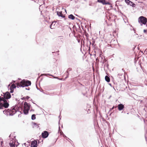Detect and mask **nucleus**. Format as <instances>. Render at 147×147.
<instances>
[{
  "mask_svg": "<svg viewBox=\"0 0 147 147\" xmlns=\"http://www.w3.org/2000/svg\"><path fill=\"white\" fill-rule=\"evenodd\" d=\"M24 109L23 111V109L22 107H19L17 109V107L16 108V106L12 107L9 110V116H13L18 111H20L21 113H23L25 115L28 114L30 109V105L29 104L25 102H24Z\"/></svg>",
  "mask_w": 147,
  "mask_h": 147,
  "instance_id": "f257e3e1",
  "label": "nucleus"
},
{
  "mask_svg": "<svg viewBox=\"0 0 147 147\" xmlns=\"http://www.w3.org/2000/svg\"><path fill=\"white\" fill-rule=\"evenodd\" d=\"M9 106V104L7 100L3 99V97L0 96V109H3V108H7Z\"/></svg>",
  "mask_w": 147,
  "mask_h": 147,
  "instance_id": "f03ea898",
  "label": "nucleus"
},
{
  "mask_svg": "<svg viewBox=\"0 0 147 147\" xmlns=\"http://www.w3.org/2000/svg\"><path fill=\"white\" fill-rule=\"evenodd\" d=\"M9 142L11 147H15L16 142V137L13 134H11L9 136Z\"/></svg>",
  "mask_w": 147,
  "mask_h": 147,
  "instance_id": "7ed1b4c3",
  "label": "nucleus"
},
{
  "mask_svg": "<svg viewBox=\"0 0 147 147\" xmlns=\"http://www.w3.org/2000/svg\"><path fill=\"white\" fill-rule=\"evenodd\" d=\"M31 84V82L29 80H24L20 82V84H17V88L20 87H24L30 86Z\"/></svg>",
  "mask_w": 147,
  "mask_h": 147,
  "instance_id": "20e7f679",
  "label": "nucleus"
},
{
  "mask_svg": "<svg viewBox=\"0 0 147 147\" xmlns=\"http://www.w3.org/2000/svg\"><path fill=\"white\" fill-rule=\"evenodd\" d=\"M138 21L140 25L142 26V24H146L147 22V19L146 17L141 16L139 18Z\"/></svg>",
  "mask_w": 147,
  "mask_h": 147,
  "instance_id": "39448f33",
  "label": "nucleus"
},
{
  "mask_svg": "<svg viewBox=\"0 0 147 147\" xmlns=\"http://www.w3.org/2000/svg\"><path fill=\"white\" fill-rule=\"evenodd\" d=\"M3 98L5 100H6L10 98L11 97V95L8 92H7L5 93H3Z\"/></svg>",
  "mask_w": 147,
  "mask_h": 147,
  "instance_id": "423d86ee",
  "label": "nucleus"
},
{
  "mask_svg": "<svg viewBox=\"0 0 147 147\" xmlns=\"http://www.w3.org/2000/svg\"><path fill=\"white\" fill-rule=\"evenodd\" d=\"M98 2L102 3L103 5H111V4L109 2H106L105 0H97Z\"/></svg>",
  "mask_w": 147,
  "mask_h": 147,
  "instance_id": "0eeeda50",
  "label": "nucleus"
},
{
  "mask_svg": "<svg viewBox=\"0 0 147 147\" xmlns=\"http://www.w3.org/2000/svg\"><path fill=\"white\" fill-rule=\"evenodd\" d=\"M49 135L48 132L47 131H44L42 133V137L43 138H47Z\"/></svg>",
  "mask_w": 147,
  "mask_h": 147,
  "instance_id": "6e6552de",
  "label": "nucleus"
},
{
  "mask_svg": "<svg viewBox=\"0 0 147 147\" xmlns=\"http://www.w3.org/2000/svg\"><path fill=\"white\" fill-rule=\"evenodd\" d=\"M125 2L128 5H129L130 6H131L132 7H135L136 5L134 4L132 2L130 1L129 0H125Z\"/></svg>",
  "mask_w": 147,
  "mask_h": 147,
  "instance_id": "1a4fd4ad",
  "label": "nucleus"
},
{
  "mask_svg": "<svg viewBox=\"0 0 147 147\" xmlns=\"http://www.w3.org/2000/svg\"><path fill=\"white\" fill-rule=\"evenodd\" d=\"M37 142L36 140H34L32 141L31 144V147H37Z\"/></svg>",
  "mask_w": 147,
  "mask_h": 147,
  "instance_id": "9d476101",
  "label": "nucleus"
},
{
  "mask_svg": "<svg viewBox=\"0 0 147 147\" xmlns=\"http://www.w3.org/2000/svg\"><path fill=\"white\" fill-rule=\"evenodd\" d=\"M117 107L119 111L122 110L124 107V105L121 104L118 105Z\"/></svg>",
  "mask_w": 147,
  "mask_h": 147,
  "instance_id": "9b49d317",
  "label": "nucleus"
},
{
  "mask_svg": "<svg viewBox=\"0 0 147 147\" xmlns=\"http://www.w3.org/2000/svg\"><path fill=\"white\" fill-rule=\"evenodd\" d=\"M9 109H5L3 111V113L7 116L9 115Z\"/></svg>",
  "mask_w": 147,
  "mask_h": 147,
  "instance_id": "f8f14e48",
  "label": "nucleus"
},
{
  "mask_svg": "<svg viewBox=\"0 0 147 147\" xmlns=\"http://www.w3.org/2000/svg\"><path fill=\"white\" fill-rule=\"evenodd\" d=\"M100 58L102 59L100 61V62H101L102 63L104 64L105 62L106 61L104 57L100 56L99 59Z\"/></svg>",
  "mask_w": 147,
  "mask_h": 147,
  "instance_id": "ddd939ff",
  "label": "nucleus"
},
{
  "mask_svg": "<svg viewBox=\"0 0 147 147\" xmlns=\"http://www.w3.org/2000/svg\"><path fill=\"white\" fill-rule=\"evenodd\" d=\"M57 14L59 16V17H61L63 18H64L65 16H64L62 14V12H59V11H57Z\"/></svg>",
  "mask_w": 147,
  "mask_h": 147,
  "instance_id": "4468645a",
  "label": "nucleus"
},
{
  "mask_svg": "<svg viewBox=\"0 0 147 147\" xmlns=\"http://www.w3.org/2000/svg\"><path fill=\"white\" fill-rule=\"evenodd\" d=\"M16 88V85L14 84H12L10 87V90H13L14 88Z\"/></svg>",
  "mask_w": 147,
  "mask_h": 147,
  "instance_id": "2eb2a0df",
  "label": "nucleus"
},
{
  "mask_svg": "<svg viewBox=\"0 0 147 147\" xmlns=\"http://www.w3.org/2000/svg\"><path fill=\"white\" fill-rule=\"evenodd\" d=\"M63 36H59L57 38L58 40L63 42Z\"/></svg>",
  "mask_w": 147,
  "mask_h": 147,
  "instance_id": "dca6fc26",
  "label": "nucleus"
},
{
  "mask_svg": "<svg viewBox=\"0 0 147 147\" xmlns=\"http://www.w3.org/2000/svg\"><path fill=\"white\" fill-rule=\"evenodd\" d=\"M68 18L69 19L74 20L75 19V17L72 14H70L68 16Z\"/></svg>",
  "mask_w": 147,
  "mask_h": 147,
  "instance_id": "f3484780",
  "label": "nucleus"
},
{
  "mask_svg": "<svg viewBox=\"0 0 147 147\" xmlns=\"http://www.w3.org/2000/svg\"><path fill=\"white\" fill-rule=\"evenodd\" d=\"M105 80L107 82H109L110 81V79L109 77L107 76H105Z\"/></svg>",
  "mask_w": 147,
  "mask_h": 147,
  "instance_id": "a211bd4d",
  "label": "nucleus"
},
{
  "mask_svg": "<svg viewBox=\"0 0 147 147\" xmlns=\"http://www.w3.org/2000/svg\"><path fill=\"white\" fill-rule=\"evenodd\" d=\"M124 70L123 69H122L121 70V72L120 73H119L118 74V76H121L123 74V73L124 72Z\"/></svg>",
  "mask_w": 147,
  "mask_h": 147,
  "instance_id": "6ab92c4d",
  "label": "nucleus"
},
{
  "mask_svg": "<svg viewBox=\"0 0 147 147\" xmlns=\"http://www.w3.org/2000/svg\"><path fill=\"white\" fill-rule=\"evenodd\" d=\"M31 119L32 120H34L36 119L35 115V114H33L32 115Z\"/></svg>",
  "mask_w": 147,
  "mask_h": 147,
  "instance_id": "aec40b11",
  "label": "nucleus"
},
{
  "mask_svg": "<svg viewBox=\"0 0 147 147\" xmlns=\"http://www.w3.org/2000/svg\"><path fill=\"white\" fill-rule=\"evenodd\" d=\"M53 22L51 25L50 26V28L51 29H53L54 28V26H53Z\"/></svg>",
  "mask_w": 147,
  "mask_h": 147,
  "instance_id": "412c9836",
  "label": "nucleus"
},
{
  "mask_svg": "<svg viewBox=\"0 0 147 147\" xmlns=\"http://www.w3.org/2000/svg\"><path fill=\"white\" fill-rule=\"evenodd\" d=\"M144 33H146V34H147V30H146L145 29H144Z\"/></svg>",
  "mask_w": 147,
  "mask_h": 147,
  "instance_id": "4be33fe9",
  "label": "nucleus"
},
{
  "mask_svg": "<svg viewBox=\"0 0 147 147\" xmlns=\"http://www.w3.org/2000/svg\"><path fill=\"white\" fill-rule=\"evenodd\" d=\"M30 98V97L28 96H27L26 97H25V99H28Z\"/></svg>",
  "mask_w": 147,
  "mask_h": 147,
  "instance_id": "5701e85b",
  "label": "nucleus"
},
{
  "mask_svg": "<svg viewBox=\"0 0 147 147\" xmlns=\"http://www.w3.org/2000/svg\"><path fill=\"white\" fill-rule=\"evenodd\" d=\"M69 74H67V76L65 77V79L68 78L69 77Z\"/></svg>",
  "mask_w": 147,
  "mask_h": 147,
  "instance_id": "b1692460",
  "label": "nucleus"
},
{
  "mask_svg": "<svg viewBox=\"0 0 147 147\" xmlns=\"http://www.w3.org/2000/svg\"><path fill=\"white\" fill-rule=\"evenodd\" d=\"M72 70V69L71 68H68L67 70H69V71H71Z\"/></svg>",
  "mask_w": 147,
  "mask_h": 147,
  "instance_id": "393cba45",
  "label": "nucleus"
},
{
  "mask_svg": "<svg viewBox=\"0 0 147 147\" xmlns=\"http://www.w3.org/2000/svg\"><path fill=\"white\" fill-rule=\"evenodd\" d=\"M40 91L43 92L44 94H46L44 92V91L42 90V89H41V90H40Z\"/></svg>",
  "mask_w": 147,
  "mask_h": 147,
  "instance_id": "a878e982",
  "label": "nucleus"
},
{
  "mask_svg": "<svg viewBox=\"0 0 147 147\" xmlns=\"http://www.w3.org/2000/svg\"><path fill=\"white\" fill-rule=\"evenodd\" d=\"M10 92L11 93H12L13 92V90H10Z\"/></svg>",
  "mask_w": 147,
  "mask_h": 147,
  "instance_id": "bb28decb",
  "label": "nucleus"
},
{
  "mask_svg": "<svg viewBox=\"0 0 147 147\" xmlns=\"http://www.w3.org/2000/svg\"><path fill=\"white\" fill-rule=\"evenodd\" d=\"M133 31H134V33H136V29L134 28H133Z\"/></svg>",
  "mask_w": 147,
  "mask_h": 147,
  "instance_id": "cd10ccee",
  "label": "nucleus"
},
{
  "mask_svg": "<svg viewBox=\"0 0 147 147\" xmlns=\"http://www.w3.org/2000/svg\"><path fill=\"white\" fill-rule=\"evenodd\" d=\"M59 122L60 121V120L61 119V116L60 115H59Z\"/></svg>",
  "mask_w": 147,
  "mask_h": 147,
  "instance_id": "c85d7f7f",
  "label": "nucleus"
},
{
  "mask_svg": "<svg viewBox=\"0 0 147 147\" xmlns=\"http://www.w3.org/2000/svg\"><path fill=\"white\" fill-rule=\"evenodd\" d=\"M22 100H24L25 99V97H23L22 98Z\"/></svg>",
  "mask_w": 147,
  "mask_h": 147,
  "instance_id": "c756f323",
  "label": "nucleus"
},
{
  "mask_svg": "<svg viewBox=\"0 0 147 147\" xmlns=\"http://www.w3.org/2000/svg\"><path fill=\"white\" fill-rule=\"evenodd\" d=\"M30 88H25V89H26V90H30Z\"/></svg>",
  "mask_w": 147,
  "mask_h": 147,
  "instance_id": "7c9ffc66",
  "label": "nucleus"
},
{
  "mask_svg": "<svg viewBox=\"0 0 147 147\" xmlns=\"http://www.w3.org/2000/svg\"><path fill=\"white\" fill-rule=\"evenodd\" d=\"M48 75H49V76H52L54 77V76H53V75H51V74H48Z\"/></svg>",
  "mask_w": 147,
  "mask_h": 147,
  "instance_id": "2f4dec72",
  "label": "nucleus"
},
{
  "mask_svg": "<svg viewBox=\"0 0 147 147\" xmlns=\"http://www.w3.org/2000/svg\"><path fill=\"white\" fill-rule=\"evenodd\" d=\"M66 72L67 73V74H69L68 70Z\"/></svg>",
  "mask_w": 147,
  "mask_h": 147,
  "instance_id": "473e14b6",
  "label": "nucleus"
},
{
  "mask_svg": "<svg viewBox=\"0 0 147 147\" xmlns=\"http://www.w3.org/2000/svg\"><path fill=\"white\" fill-rule=\"evenodd\" d=\"M54 78H57V79H59V78H58L57 77H54Z\"/></svg>",
  "mask_w": 147,
  "mask_h": 147,
  "instance_id": "72a5a7b5",
  "label": "nucleus"
},
{
  "mask_svg": "<svg viewBox=\"0 0 147 147\" xmlns=\"http://www.w3.org/2000/svg\"><path fill=\"white\" fill-rule=\"evenodd\" d=\"M114 108V106H113L112 107V108H111V109H113Z\"/></svg>",
  "mask_w": 147,
  "mask_h": 147,
  "instance_id": "f704fd0d",
  "label": "nucleus"
},
{
  "mask_svg": "<svg viewBox=\"0 0 147 147\" xmlns=\"http://www.w3.org/2000/svg\"><path fill=\"white\" fill-rule=\"evenodd\" d=\"M63 136L64 137H66V136L64 134H63Z\"/></svg>",
  "mask_w": 147,
  "mask_h": 147,
  "instance_id": "c9c22d12",
  "label": "nucleus"
},
{
  "mask_svg": "<svg viewBox=\"0 0 147 147\" xmlns=\"http://www.w3.org/2000/svg\"><path fill=\"white\" fill-rule=\"evenodd\" d=\"M109 85H110L111 86V84H109Z\"/></svg>",
  "mask_w": 147,
  "mask_h": 147,
  "instance_id": "e433bc0d",
  "label": "nucleus"
},
{
  "mask_svg": "<svg viewBox=\"0 0 147 147\" xmlns=\"http://www.w3.org/2000/svg\"><path fill=\"white\" fill-rule=\"evenodd\" d=\"M34 125H36V124L35 123H34Z\"/></svg>",
  "mask_w": 147,
  "mask_h": 147,
  "instance_id": "4c0bfd02",
  "label": "nucleus"
},
{
  "mask_svg": "<svg viewBox=\"0 0 147 147\" xmlns=\"http://www.w3.org/2000/svg\"><path fill=\"white\" fill-rule=\"evenodd\" d=\"M130 30H133V29L131 28V29H130Z\"/></svg>",
  "mask_w": 147,
  "mask_h": 147,
  "instance_id": "58836bf2",
  "label": "nucleus"
},
{
  "mask_svg": "<svg viewBox=\"0 0 147 147\" xmlns=\"http://www.w3.org/2000/svg\"><path fill=\"white\" fill-rule=\"evenodd\" d=\"M135 35H138V34H137V33H136V34H135Z\"/></svg>",
  "mask_w": 147,
  "mask_h": 147,
  "instance_id": "ea45409f",
  "label": "nucleus"
},
{
  "mask_svg": "<svg viewBox=\"0 0 147 147\" xmlns=\"http://www.w3.org/2000/svg\"><path fill=\"white\" fill-rule=\"evenodd\" d=\"M36 88H37V89L39 90V89H38V87H36Z\"/></svg>",
  "mask_w": 147,
  "mask_h": 147,
  "instance_id": "a19ab883",
  "label": "nucleus"
},
{
  "mask_svg": "<svg viewBox=\"0 0 147 147\" xmlns=\"http://www.w3.org/2000/svg\"><path fill=\"white\" fill-rule=\"evenodd\" d=\"M10 84H9L8 86H10Z\"/></svg>",
  "mask_w": 147,
  "mask_h": 147,
  "instance_id": "79ce46f5",
  "label": "nucleus"
},
{
  "mask_svg": "<svg viewBox=\"0 0 147 147\" xmlns=\"http://www.w3.org/2000/svg\"><path fill=\"white\" fill-rule=\"evenodd\" d=\"M59 130L60 129V128L59 127Z\"/></svg>",
  "mask_w": 147,
  "mask_h": 147,
  "instance_id": "37998d69",
  "label": "nucleus"
},
{
  "mask_svg": "<svg viewBox=\"0 0 147 147\" xmlns=\"http://www.w3.org/2000/svg\"><path fill=\"white\" fill-rule=\"evenodd\" d=\"M146 26L147 27V24H146Z\"/></svg>",
  "mask_w": 147,
  "mask_h": 147,
  "instance_id": "c03bdc74",
  "label": "nucleus"
}]
</instances>
